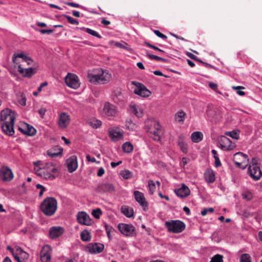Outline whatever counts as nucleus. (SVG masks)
I'll list each match as a JSON object with an SVG mask.
<instances>
[{"label": "nucleus", "mask_w": 262, "mask_h": 262, "mask_svg": "<svg viewBox=\"0 0 262 262\" xmlns=\"http://www.w3.org/2000/svg\"><path fill=\"white\" fill-rule=\"evenodd\" d=\"M85 31L87 33L90 34L98 38H101L102 37L101 36L98 32L91 29L86 28Z\"/></svg>", "instance_id": "nucleus-43"}, {"label": "nucleus", "mask_w": 262, "mask_h": 262, "mask_svg": "<svg viewBox=\"0 0 262 262\" xmlns=\"http://www.w3.org/2000/svg\"><path fill=\"white\" fill-rule=\"evenodd\" d=\"M189 159L186 157H184L182 159V163H181V166L182 167H184L188 162Z\"/></svg>", "instance_id": "nucleus-61"}, {"label": "nucleus", "mask_w": 262, "mask_h": 262, "mask_svg": "<svg viewBox=\"0 0 262 262\" xmlns=\"http://www.w3.org/2000/svg\"><path fill=\"white\" fill-rule=\"evenodd\" d=\"M58 152H52L51 150L48 151V155L51 158L56 157L62 155V149L60 148Z\"/></svg>", "instance_id": "nucleus-49"}, {"label": "nucleus", "mask_w": 262, "mask_h": 262, "mask_svg": "<svg viewBox=\"0 0 262 262\" xmlns=\"http://www.w3.org/2000/svg\"><path fill=\"white\" fill-rule=\"evenodd\" d=\"M29 254L26 252L24 251L23 252V253L21 254V255L19 256L20 259H22L23 260H25L28 259L29 258Z\"/></svg>", "instance_id": "nucleus-55"}, {"label": "nucleus", "mask_w": 262, "mask_h": 262, "mask_svg": "<svg viewBox=\"0 0 262 262\" xmlns=\"http://www.w3.org/2000/svg\"><path fill=\"white\" fill-rule=\"evenodd\" d=\"M149 136L155 141H159L161 140V134L162 131L161 126L158 123H156L154 126V129L149 131Z\"/></svg>", "instance_id": "nucleus-17"}, {"label": "nucleus", "mask_w": 262, "mask_h": 262, "mask_svg": "<svg viewBox=\"0 0 262 262\" xmlns=\"http://www.w3.org/2000/svg\"><path fill=\"white\" fill-rule=\"evenodd\" d=\"M46 112V109L45 108H44V107H41L38 110V113L39 114L40 117L42 118H43V116L45 114Z\"/></svg>", "instance_id": "nucleus-60"}, {"label": "nucleus", "mask_w": 262, "mask_h": 262, "mask_svg": "<svg viewBox=\"0 0 262 262\" xmlns=\"http://www.w3.org/2000/svg\"><path fill=\"white\" fill-rule=\"evenodd\" d=\"M174 192L178 196L183 198L188 196L190 191L185 184H182L181 187L174 189Z\"/></svg>", "instance_id": "nucleus-21"}, {"label": "nucleus", "mask_w": 262, "mask_h": 262, "mask_svg": "<svg viewBox=\"0 0 262 262\" xmlns=\"http://www.w3.org/2000/svg\"><path fill=\"white\" fill-rule=\"evenodd\" d=\"M24 127L26 128L25 129H24L21 127H19V130L24 134L32 136L36 134V130L32 125L25 123Z\"/></svg>", "instance_id": "nucleus-26"}, {"label": "nucleus", "mask_w": 262, "mask_h": 262, "mask_svg": "<svg viewBox=\"0 0 262 262\" xmlns=\"http://www.w3.org/2000/svg\"><path fill=\"white\" fill-rule=\"evenodd\" d=\"M102 213L101 210L100 208H97L96 209H94L92 211V215L96 219H99L100 215Z\"/></svg>", "instance_id": "nucleus-45"}, {"label": "nucleus", "mask_w": 262, "mask_h": 262, "mask_svg": "<svg viewBox=\"0 0 262 262\" xmlns=\"http://www.w3.org/2000/svg\"><path fill=\"white\" fill-rule=\"evenodd\" d=\"M65 82L69 87L74 89L79 86L78 77L74 74L68 73L65 77Z\"/></svg>", "instance_id": "nucleus-8"}, {"label": "nucleus", "mask_w": 262, "mask_h": 262, "mask_svg": "<svg viewBox=\"0 0 262 262\" xmlns=\"http://www.w3.org/2000/svg\"><path fill=\"white\" fill-rule=\"evenodd\" d=\"M234 156H239L242 157V158H243V159L244 160L248 161V156L243 154V152H237L234 155Z\"/></svg>", "instance_id": "nucleus-58"}, {"label": "nucleus", "mask_w": 262, "mask_h": 262, "mask_svg": "<svg viewBox=\"0 0 262 262\" xmlns=\"http://www.w3.org/2000/svg\"><path fill=\"white\" fill-rule=\"evenodd\" d=\"M80 237L81 240L83 242H89L91 238L90 232L86 230H84L81 232Z\"/></svg>", "instance_id": "nucleus-32"}, {"label": "nucleus", "mask_w": 262, "mask_h": 262, "mask_svg": "<svg viewBox=\"0 0 262 262\" xmlns=\"http://www.w3.org/2000/svg\"><path fill=\"white\" fill-rule=\"evenodd\" d=\"M36 187L37 189H40V191L39 192V196H42L44 191L46 190V188L42 185L39 184H37L36 186Z\"/></svg>", "instance_id": "nucleus-53"}, {"label": "nucleus", "mask_w": 262, "mask_h": 262, "mask_svg": "<svg viewBox=\"0 0 262 262\" xmlns=\"http://www.w3.org/2000/svg\"><path fill=\"white\" fill-rule=\"evenodd\" d=\"M122 147L123 151L126 153L131 152L134 149L133 145L129 142H126L124 143H123L122 146Z\"/></svg>", "instance_id": "nucleus-31"}, {"label": "nucleus", "mask_w": 262, "mask_h": 262, "mask_svg": "<svg viewBox=\"0 0 262 262\" xmlns=\"http://www.w3.org/2000/svg\"><path fill=\"white\" fill-rule=\"evenodd\" d=\"M88 78L90 82L95 84H104L110 81L112 76L107 71L98 69L93 73H89Z\"/></svg>", "instance_id": "nucleus-2"}, {"label": "nucleus", "mask_w": 262, "mask_h": 262, "mask_svg": "<svg viewBox=\"0 0 262 262\" xmlns=\"http://www.w3.org/2000/svg\"><path fill=\"white\" fill-rule=\"evenodd\" d=\"M109 136L114 141H118L123 137V131L119 127H115L109 132Z\"/></svg>", "instance_id": "nucleus-18"}, {"label": "nucleus", "mask_w": 262, "mask_h": 262, "mask_svg": "<svg viewBox=\"0 0 262 262\" xmlns=\"http://www.w3.org/2000/svg\"><path fill=\"white\" fill-rule=\"evenodd\" d=\"M104 248V245L99 243H91L86 247L88 251L92 254L100 253L103 251Z\"/></svg>", "instance_id": "nucleus-15"}, {"label": "nucleus", "mask_w": 262, "mask_h": 262, "mask_svg": "<svg viewBox=\"0 0 262 262\" xmlns=\"http://www.w3.org/2000/svg\"><path fill=\"white\" fill-rule=\"evenodd\" d=\"M154 33L157 36H158L159 37H160L161 38L165 39L167 38L165 35L161 33L159 30H154Z\"/></svg>", "instance_id": "nucleus-54"}, {"label": "nucleus", "mask_w": 262, "mask_h": 262, "mask_svg": "<svg viewBox=\"0 0 262 262\" xmlns=\"http://www.w3.org/2000/svg\"><path fill=\"white\" fill-rule=\"evenodd\" d=\"M64 232L63 228L59 226H53L49 230L50 237L54 239L61 236Z\"/></svg>", "instance_id": "nucleus-23"}, {"label": "nucleus", "mask_w": 262, "mask_h": 262, "mask_svg": "<svg viewBox=\"0 0 262 262\" xmlns=\"http://www.w3.org/2000/svg\"><path fill=\"white\" fill-rule=\"evenodd\" d=\"M53 30L49 29V30H45V29H40L39 31L42 34H50L53 32Z\"/></svg>", "instance_id": "nucleus-62"}, {"label": "nucleus", "mask_w": 262, "mask_h": 262, "mask_svg": "<svg viewBox=\"0 0 262 262\" xmlns=\"http://www.w3.org/2000/svg\"><path fill=\"white\" fill-rule=\"evenodd\" d=\"M89 124L93 127V128H98V127H99L101 124H102V122L101 121L99 120H95V119H94V120H91L89 122Z\"/></svg>", "instance_id": "nucleus-37"}, {"label": "nucleus", "mask_w": 262, "mask_h": 262, "mask_svg": "<svg viewBox=\"0 0 262 262\" xmlns=\"http://www.w3.org/2000/svg\"><path fill=\"white\" fill-rule=\"evenodd\" d=\"M35 173L44 179L50 180L54 179L58 174L55 172L53 173L50 171L46 170V169L38 167L35 168Z\"/></svg>", "instance_id": "nucleus-7"}, {"label": "nucleus", "mask_w": 262, "mask_h": 262, "mask_svg": "<svg viewBox=\"0 0 262 262\" xmlns=\"http://www.w3.org/2000/svg\"><path fill=\"white\" fill-rule=\"evenodd\" d=\"M12 61L17 64L27 63L28 65H32L33 60L27 55L23 52L14 53L12 57Z\"/></svg>", "instance_id": "nucleus-5"}, {"label": "nucleus", "mask_w": 262, "mask_h": 262, "mask_svg": "<svg viewBox=\"0 0 262 262\" xmlns=\"http://www.w3.org/2000/svg\"><path fill=\"white\" fill-rule=\"evenodd\" d=\"M103 112L107 116L115 117L117 114V107L110 102H105L103 107Z\"/></svg>", "instance_id": "nucleus-14"}, {"label": "nucleus", "mask_w": 262, "mask_h": 262, "mask_svg": "<svg viewBox=\"0 0 262 262\" xmlns=\"http://www.w3.org/2000/svg\"><path fill=\"white\" fill-rule=\"evenodd\" d=\"M232 89H234V90H237L236 91V93L237 94H238L239 96H243L245 95V93L244 91L241 90V89H244V88L243 87V86H232Z\"/></svg>", "instance_id": "nucleus-50"}, {"label": "nucleus", "mask_w": 262, "mask_h": 262, "mask_svg": "<svg viewBox=\"0 0 262 262\" xmlns=\"http://www.w3.org/2000/svg\"><path fill=\"white\" fill-rule=\"evenodd\" d=\"M145 45L147 47H149L150 48H152V49H155V50H157V51L160 50V49L159 48H158L157 47H156L155 46H154V45L150 44L149 42H145Z\"/></svg>", "instance_id": "nucleus-64"}, {"label": "nucleus", "mask_w": 262, "mask_h": 262, "mask_svg": "<svg viewBox=\"0 0 262 262\" xmlns=\"http://www.w3.org/2000/svg\"><path fill=\"white\" fill-rule=\"evenodd\" d=\"M165 227L168 232L174 233H180L185 229V223L180 220H170L165 222Z\"/></svg>", "instance_id": "nucleus-4"}, {"label": "nucleus", "mask_w": 262, "mask_h": 262, "mask_svg": "<svg viewBox=\"0 0 262 262\" xmlns=\"http://www.w3.org/2000/svg\"><path fill=\"white\" fill-rule=\"evenodd\" d=\"M133 83L135 84L137 87L134 90V93L136 94L143 97H147L150 95V91L148 90L143 84L137 83L138 84L136 85L135 82H133Z\"/></svg>", "instance_id": "nucleus-12"}, {"label": "nucleus", "mask_w": 262, "mask_h": 262, "mask_svg": "<svg viewBox=\"0 0 262 262\" xmlns=\"http://www.w3.org/2000/svg\"><path fill=\"white\" fill-rule=\"evenodd\" d=\"M70 117L66 113L62 112L59 114L58 125L59 128L64 129L67 127L70 123Z\"/></svg>", "instance_id": "nucleus-11"}, {"label": "nucleus", "mask_w": 262, "mask_h": 262, "mask_svg": "<svg viewBox=\"0 0 262 262\" xmlns=\"http://www.w3.org/2000/svg\"><path fill=\"white\" fill-rule=\"evenodd\" d=\"M214 211L213 208H206L201 211V214L203 216L206 215L208 213H212Z\"/></svg>", "instance_id": "nucleus-52"}, {"label": "nucleus", "mask_w": 262, "mask_h": 262, "mask_svg": "<svg viewBox=\"0 0 262 262\" xmlns=\"http://www.w3.org/2000/svg\"><path fill=\"white\" fill-rule=\"evenodd\" d=\"M225 135L228 136L234 139H238L239 137V130H232L231 132H226Z\"/></svg>", "instance_id": "nucleus-35"}, {"label": "nucleus", "mask_w": 262, "mask_h": 262, "mask_svg": "<svg viewBox=\"0 0 262 262\" xmlns=\"http://www.w3.org/2000/svg\"><path fill=\"white\" fill-rule=\"evenodd\" d=\"M66 4L70 6L74 7V8H79L80 7V5L78 4H76L73 2H67Z\"/></svg>", "instance_id": "nucleus-59"}, {"label": "nucleus", "mask_w": 262, "mask_h": 262, "mask_svg": "<svg viewBox=\"0 0 262 262\" xmlns=\"http://www.w3.org/2000/svg\"><path fill=\"white\" fill-rule=\"evenodd\" d=\"M118 228L122 234L127 236H133L135 235V228L132 224L120 223Z\"/></svg>", "instance_id": "nucleus-6"}, {"label": "nucleus", "mask_w": 262, "mask_h": 262, "mask_svg": "<svg viewBox=\"0 0 262 262\" xmlns=\"http://www.w3.org/2000/svg\"><path fill=\"white\" fill-rule=\"evenodd\" d=\"M148 186L149 188V193L150 194H152L156 189V185L154 182L152 180H149L148 181Z\"/></svg>", "instance_id": "nucleus-41"}, {"label": "nucleus", "mask_w": 262, "mask_h": 262, "mask_svg": "<svg viewBox=\"0 0 262 262\" xmlns=\"http://www.w3.org/2000/svg\"><path fill=\"white\" fill-rule=\"evenodd\" d=\"M41 168L46 169V170L50 171L53 173L55 172L58 173V169L55 167L53 164L51 162L42 164Z\"/></svg>", "instance_id": "nucleus-29"}, {"label": "nucleus", "mask_w": 262, "mask_h": 262, "mask_svg": "<svg viewBox=\"0 0 262 262\" xmlns=\"http://www.w3.org/2000/svg\"><path fill=\"white\" fill-rule=\"evenodd\" d=\"M185 116L186 114L184 111L182 110L178 111L177 113H176L174 116L176 121L178 122H183L185 120Z\"/></svg>", "instance_id": "nucleus-30"}, {"label": "nucleus", "mask_w": 262, "mask_h": 262, "mask_svg": "<svg viewBox=\"0 0 262 262\" xmlns=\"http://www.w3.org/2000/svg\"><path fill=\"white\" fill-rule=\"evenodd\" d=\"M205 178L208 183H213L215 181V176L213 171H208L205 173Z\"/></svg>", "instance_id": "nucleus-33"}, {"label": "nucleus", "mask_w": 262, "mask_h": 262, "mask_svg": "<svg viewBox=\"0 0 262 262\" xmlns=\"http://www.w3.org/2000/svg\"><path fill=\"white\" fill-rule=\"evenodd\" d=\"M77 222L84 225L89 226L91 224V220L89 215L85 212H79L77 214Z\"/></svg>", "instance_id": "nucleus-16"}, {"label": "nucleus", "mask_w": 262, "mask_h": 262, "mask_svg": "<svg viewBox=\"0 0 262 262\" xmlns=\"http://www.w3.org/2000/svg\"><path fill=\"white\" fill-rule=\"evenodd\" d=\"M16 116L14 111L7 108L1 113L0 123L3 131L9 136L14 133V124Z\"/></svg>", "instance_id": "nucleus-1"}, {"label": "nucleus", "mask_w": 262, "mask_h": 262, "mask_svg": "<svg viewBox=\"0 0 262 262\" xmlns=\"http://www.w3.org/2000/svg\"><path fill=\"white\" fill-rule=\"evenodd\" d=\"M126 127L130 130H134L137 127V125L132 122V121H128L126 123Z\"/></svg>", "instance_id": "nucleus-51"}, {"label": "nucleus", "mask_w": 262, "mask_h": 262, "mask_svg": "<svg viewBox=\"0 0 262 262\" xmlns=\"http://www.w3.org/2000/svg\"><path fill=\"white\" fill-rule=\"evenodd\" d=\"M120 174L124 179L125 180L130 179L133 176L132 172L127 169L121 171Z\"/></svg>", "instance_id": "nucleus-34"}, {"label": "nucleus", "mask_w": 262, "mask_h": 262, "mask_svg": "<svg viewBox=\"0 0 262 262\" xmlns=\"http://www.w3.org/2000/svg\"><path fill=\"white\" fill-rule=\"evenodd\" d=\"M113 99L115 102L119 103L123 100V97L121 92H118L113 95Z\"/></svg>", "instance_id": "nucleus-38"}, {"label": "nucleus", "mask_w": 262, "mask_h": 262, "mask_svg": "<svg viewBox=\"0 0 262 262\" xmlns=\"http://www.w3.org/2000/svg\"><path fill=\"white\" fill-rule=\"evenodd\" d=\"M147 56H148V57L151 59V60H158V58H159V57L158 56H157V55H153V54H150V53H147Z\"/></svg>", "instance_id": "nucleus-56"}, {"label": "nucleus", "mask_w": 262, "mask_h": 262, "mask_svg": "<svg viewBox=\"0 0 262 262\" xmlns=\"http://www.w3.org/2000/svg\"><path fill=\"white\" fill-rule=\"evenodd\" d=\"M24 251L18 246H16L15 247V251L14 252V254L13 255L14 258L15 259V257H17L20 259L19 256L21 255V254L24 252Z\"/></svg>", "instance_id": "nucleus-39"}, {"label": "nucleus", "mask_w": 262, "mask_h": 262, "mask_svg": "<svg viewBox=\"0 0 262 262\" xmlns=\"http://www.w3.org/2000/svg\"><path fill=\"white\" fill-rule=\"evenodd\" d=\"M52 248L48 245H45L40 252V260L42 262H50L51 258Z\"/></svg>", "instance_id": "nucleus-9"}, {"label": "nucleus", "mask_w": 262, "mask_h": 262, "mask_svg": "<svg viewBox=\"0 0 262 262\" xmlns=\"http://www.w3.org/2000/svg\"><path fill=\"white\" fill-rule=\"evenodd\" d=\"M104 169L102 167H100L99 168L98 172H97V176L98 177H101L103 176V174L104 173Z\"/></svg>", "instance_id": "nucleus-63"}, {"label": "nucleus", "mask_w": 262, "mask_h": 262, "mask_svg": "<svg viewBox=\"0 0 262 262\" xmlns=\"http://www.w3.org/2000/svg\"><path fill=\"white\" fill-rule=\"evenodd\" d=\"M255 165H258V159L256 158H253L252 159V161L251 163L249 164V166H252L254 167Z\"/></svg>", "instance_id": "nucleus-57"}, {"label": "nucleus", "mask_w": 262, "mask_h": 262, "mask_svg": "<svg viewBox=\"0 0 262 262\" xmlns=\"http://www.w3.org/2000/svg\"><path fill=\"white\" fill-rule=\"evenodd\" d=\"M40 207L44 214L49 216H52L57 210V200L53 197H47L42 202Z\"/></svg>", "instance_id": "nucleus-3"}, {"label": "nucleus", "mask_w": 262, "mask_h": 262, "mask_svg": "<svg viewBox=\"0 0 262 262\" xmlns=\"http://www.w3.org/2000/svg\"><path fill=\"white\" fill-rule=\"evenodd\" d=\"M105 228L107 237L109 239L111 238V232L115 231L114 229L112 227L107 225H105Z\"/></svg>", "instance_id": "nucleus-47"}, {"label": "nucleus", "mask_w": 262, "mask_h": 262, "mask_svg": "<svg viewBox=\"0 0 262 262\" xmlns=\"http://www.w3.org/2000/svg\"><path fill=\"white\" fill-rule=\"evenodd\" d=\"M243 198L247 201H250L252 200L253 196L251 192L249 191H245L242 194Z\"/></svg>", "instance_id": "nucleus-46"}, {"label": "nucleus", "mask_w": 262, "mask_h": 262, "mask_svg": "<svg viewBox=\"0 0 262 262\" xmlns=\"http://www.w3.org/2000/svg\"><path fill=\"white\" fill-rule=\"evenodd\" d=\"M63 16L64 17L66 18L67 19L68 22L69 23H70L71 24L76 25L79 24L78 21L76 19L73 18L71 16H70L67 15H63Z\"/></svg>", "instance_id": "nucleus-44"}, {"label": "nucleus", "mask_w": 262, "mask_h": 262, "mask_svg": "<svg viewBox=\"0 0 262 262\" xmlns=\"http://www.w3.org/2000/svg\"><path fill=\"white\" fill-rule=\"evenodd\" d=\"M223 256L220 254H216L212 257L210 262H223Z\"/></svg>", "instance_id": "nucleus-42"}, {"label": "nucleus", "mask_w": 262, "mask_h": 262, "mask_svg": "<svg viewBox=\"0 0 262 262\" xmlns=\"http://www.w3.org/2000/svg\"><path fill=\"white\" fill-rule=\"evenodd\" d=\"M203 139V135L201 132H194L191 135V139L193 142L198 143Z\"/></svg>", "instance_id": "nucleus-28"}, {"label": "nucleus", "mask_w": 262, "mask_h": 262, "mask_svg": "<svg viewBox=\"0 0 262 262\" xmlns=\"http://www.w3.org/2000/svg\"><path fill=\"white\" fill-rule=\"evenodd\" d=\"M248 173L255 181L258 180L262 175V172L259 165H255L254 167L253 166H249Z\"/></svg>", "instance_id": "nucleus-13"}, {"label": "nucleus", "mask_w": 262, "mask_h": 262, "mask_svg": "<svg viewBox=\"0 0 262 262\" xmlns=\"http://www.w3.org/2000/svg\"><path fill=\"white\" fill-rule=\"evenodd\" d=\"M240 262H251V256L249 254H243L240 257Z\"/></svg>", "instance_id": "nucleus-40"}, {"label": "nucleus", "mask_w": 262, "mask_h": 262, "mask_svg": "<svg viewBox=\"0 0 262 262\" xmlns=\"http://www.w3.org/2000/svg\"><path fill=\"white\" fill-rule=\"evenodd\" d=\"M67 165L70 172H73L78 167L77 158L75 155L72 156L67 160Z\"/></svg>", "instance_id": "nucleus-20"}, {"label": "nucleus", "mask_w": 262, "mask_h": 262, "mask_svg": "<svg viewBox=\"0 0 262 262\" xmlns=\"http://www.w3.org/2000/svg\"><path fill=\"white\" fill-rule=\"evenodd\" d=\"M122 212L128 217H130L133 215V209H129L126 206L122 208Z\"/></svg>", "instance_id": "nucleus-36"}, {"label": "nucleus", "mask_w": 262, "mask_h": 262, "mask_svg": "<svg viewBox=\"0 0 262 262\" xmlns=\"http://www.w3.org/2000/svg\"><path fill=\"white\" fill-rule=\"evenodd\" d=\"M130 108L131 112L137 117L140 118L142 116L143 111L139 106L135 104H131Z\"/></svg>", "instance_id": "nucleus-27"}, {"label": "nucleus", "mask_w": 262, "mask_h": 262, "mask_svg": "<svg viewBox=\"0 0 262 262\" xmlns=\"http://www.w3.org/2000/svg\"><path fill=\"white\" fill-rule=\"evenodd\" d=\"M98 190L99 192H113L115 191L114 185L110 183H103L100 184L98 186Z\"/></svg>", "instance_id": "nucleus-24"}, {"label": "nucleus", "mask_w": 262, "mask_h": 262, "mask_svg": "<svg viewBox=\"0 0 262 262\" xmlns=\"http://www.w3.org/2000/svg\"><path fill=\"white\" fill-rule=\"evenodd\" d=\"M18 101L20 104L25 106L26 104V98L24 94H21L18 98Z\"/></svg>", "instance_id": "nucleus-48"}, {"label": "nucleus", "mask_w": 262, "mask_h": 262, "mask_svg": "<svg viewBox=\"0 0 262 262\" xmlns=\"http://www.w3.org/2000/svg\"><path fill=\"white\" fill-rule=\"evenodd\" d=\"M185 136L180 134L178 137V143L181 150V151L184 153L187 154L188 152V145L185 141Z\"/></svg>", "instance_id": "nucleus-25"}, {"label": "nucleus", "mask_w": 262, "mask_h": 262, "mask_svg": "<svg viewBox=\"0 0 262 262\" xmlns=\"http://www.w3.org/2000/svg\"><path fill=\"white\" fill-rule=\"evenodd\" d=\"M25 64H19L18 65V71L23 76L26 77H31L33 74L36 73L35 69L32 68H24Z\"/></svg>", "instance_id": "nucleus-19"}, {"label": "nucleus", "mask_w": 262, "mask_h": 262, "mask_svg": "<svg viewBox=\"0 0 262 262\" xmlns=\"http://www.w3.org/2000/svg\"><path fill=\"white\" fill-rule=\"evenodd\" d=\"M13 178V173L10 168L3 166L0 169V179L4 182H10Z\"/></svg>", "instance_id": "nucleus-10"}, {"label": "nucleus", "mask_w": 262, "mask_h": 262, "mask_svg": "<svg viewBox=\"0 0 262 262\" xmlns=\"http://www.w3.org/2000/svg\"><path fill=\"white\" fill-rule=\"evenodd\" d=\"M134 195L136 201L145 210V208L147 207V202L144 194L139 191L136 190L134 192Z\"/></svg>", "instance_id": "nucleus-22"}]
</instances>
